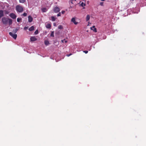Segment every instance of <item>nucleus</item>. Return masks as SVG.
<instances>
[{"instance_id": "obj_1", "label": "nucleus", "mask_w": 146, "mask_h": 146, "mask_svg": "<svg viewBox=\"0 0 146 146\" xmlns=\"http://www.w3.org/2000/svg\"><path fill=\"white\" fill-rule=\"evenodd\" d=\"M2 22L4 25H6L8 23L9 25H10L12 24L13 21L10 19L4 17L2 18Z\"/></svg>"}, {"instance_id": "obj_2", "label": "nucleus", "mask_w": 146, "mask_h": 146, "mask_svg": "<svg viewBox=\"0 0 146 146\" xmlns=\"http://www.w3.org/2000/svg\"><path fill=\"white\" fill-rule=\"evenodd\" d=\"M16 9L17 12L21 13L23 11V8L22 6L18 5L16 7Z\"/></svg>"}, {"instance_id": "obj_3", "label": "nucleus", "mask_w": 146, "mask_h": 146, "mask_svg": "<svg viewBox=\"0 0 146 146\" xmlns=\"http://www.w3.org/2000/svg\"><path fill=\"white\" fill-rule=\"evenodd\" d=\"M53 11L55 13H57L60 11V9L58 7H55L53 9Z\"/></svg>"}, {"instance_id": "obj_4", "label": "nucleus", "mask_w": 146, "mask_h": 146, "mask_svg": "<svg viewBox=\"0 0 146 146\" xmlns=\"http://www.w3.org/2000/svg\"><path fill=\"white\" fill-rule=\"evenodd\" d=\"M9 16L11 18L13 19H16L17 17V16L13 13H10Z\"/></svg>"}, {"instance_id": "obj_5", "label": "nucleus", "mask_w": 146, "mask_h": 146, "mask_svg": "<svg viewBox=\"0 0 146 146\" xmlns=\"http://www.w3.org/2000/svg\"><path fill=\"white\" fill-rule=\"evenodd\" d=\"M9 35L12 36L14 39H16L17 37V35L16 34H13L12 32L9 33Z\"/></svg>"}, {"instance_id": "obj_6", "label": "nucleus", "mask_w": 146, "mask_h": 146, "mask_svg": "<svg viewBox=\"0 0 146 146\" xmlns=\"http://www.w3.org/2000/svg\"><path fill=\"white\" fill-rule=\"evenodd\" d=\"M71 21L75 25H77L78 23V22H77L75 21V19L74 18H72L71 20Z\"/></svg>"}, {"instance_id": "obj_7", "label": "nucleus", "mask_w": 146, "mask_h": 146, "mask_svg": "<svg viewBox=\"0 0 146 146\" xmlns=\"http://www.w3.org/2000/svg\"><path fill=\"white\" fill-rule=\"evenodd\" d=\"M30 40L31 41H34L37 40V38L35 36H32L30 38Z\"/></svg>"}, {"instance_id": "obj_8", "label": "nucleus", "mask_w": 146, "mask_h": 146, "mask_svg": "<svg viewBox=\"0 0 146 146\" xmlns=\"http://www.w3.org/2000/svg\"><path fill=\"white\" fill-rule=\"evenodd\" d=\"M91 29L95 32H97L96 29L95 28V26H93L92 27H91Z\"/></svg>"}, {"instance_id": "obj_9", "label": "nucleus", "mask_w": 146, "mask_h": 146, "mask_svg": "<svg viewBox=\"0 0 146 146\" xmlns=\"http://www.w3.org/2000/svg\"><path fill=\"white\" fill-rule=\"evenodd\" d=\"M28 18L29 22L30 23L32 22L33 20V18L32 17L29 15L28 16Z\"/></svg>"}, {"instance_id": "obj_10", "label": "nucleus", "mask_w": 146, "mask_h": 146, "mask_svg": "<svg viewBox=\"0 0 146 146\" xmlns=\"http://www.w3.org/2000/svg\"><path fill=\"white\" fill-rule=\"evenodd\" d=\"M3 11L2 10H0V19L4 16Z\"/></svg>"}, {"instance_id": "obj_11", "label": "nucleus", "mask_w": 146, "mask_h": 146, "mask_svg": "<svg viewBox=\"0 0 146 146\" xmlns=\"http://www.w3.org/2000/svg\"><path fill=\"white\" fill-rule=\"evenodd\" d=\"M80 3H81L80 4V5L82 7H84L83 8V9H85V7H84L86 5V4L85 3H84L83 2H81V1H80Z\"/></svg>"}, {"instance_id": "obj_12", "label": "nucleus", "mask_w": 146, "mask_h": 146, "mask_svg": "<svg viewBox=\"0 0 146 146\" xmlns=\"http://www.w3.org/2000/svg\"><path fill=\"white\" fill-rule=\"evenodd\" d=\"M34 30V27L33 26H32L29 29V30L30 31H32Z\"/></svg>"}, {"instance_id": "obj_13", "label": "nucleus", "mask_w": 146, "mask_h": 146, "mask_svg": "<svg viewBox=\"0 0 146 146\" xmlns=\"http://www.w3.org/2000/svg\"><path fill=\"white\" fill-rule=\"evenodd\" d=\"M46 27L47 28L50 29L51 27V25L50 24H48L46 25Z\"/></svg>"}, {"instance_id": "obj_14", "label": "nucleus", "mask_w": 146, "mask_h": 146, "mask_svg": "<svg viewBox=\"0 0 146 146\" xmlns=\"http://www.w3.org/2000/svg\"><path fill=\"white\" fill-rule=\"evenodd\" d=\"M51 17V20L53 21H55L56 19L55 17L52 16V17Z\"/></svg>"}, {"instance_id": "obj_15", "label": "nucleus", "mask_w": 146, "mask_h": 146, "mask_svg": "<svg viewBox=\"0 0 146 146\" xmlns=\"http://www.w3.org/2000/svg\"><path fill=\"white\" fill-rule=\"evenodd\" d=\"M42 11L43 12H45L47 11V9L46 8H43L42 9Z\"/></svg>"}, {"instance_id": "obj_16", "label": "nucleus", "mask_w": 146, "mask_h": 146, "mask_svg": "<svg viewBox=\"0 0 146 146\" xmlns=\"http://www.w3.org/2000/svg\"><path fill=\"white\" fill-rule=\"evenodd\" d=\"M90 19V16L89 15H87L86 17V21H88Z\"/></svg>"}, {"instance_id": "obj_17", "label": "nucleus", "mask_w": 146, "mask_h": 146, "mask_svg": "<svg viewBox=\"0 0 146 146\" xmlns=\"http://www.w3.org/2000/svg\"><path fill=\"white\" fill-rule=\"evenodd\" d=\"M44 44L45 45H48L49 44V42L48 40H45L44 41Z\"/></svg>"}, {"instance_id": "obj_18", "label": "nucleus", "mask_w": 146, "mask_h": 146, "mask_svg": "<svg viewBox=\"0 0 146 146\" xmlns=\"http://www.w3.org/2000/svg\"><path fill=\"white\" fill-rule=\"evenodd\" d=\"M26 1V0H19V2L20 3H24Z\"/></svg>"}, {"instance_id": "obj_19", "label": "nucleus", "mask_w": 146, "mask_h": 146, "mask_svg": "<svg viewBox=\"0 0 146 146\" xmlns=\"http://www.w3.org/2000/svg\"><path fill=\"white\" fill-rule=\"evenodd\" d=\"M18 29L17 28L13 30V32L14 33H16L17 31H18Z\"/></svg>"}, {"instance_id": "obj_20", "label": "nucleus", "mask_w": 146, "mask_h": 146, "mask_svg": "<svg viewBox=\"0 0 146 146\" xmlns=\"http://www.w3.org/2000/svg\"><path fill=\"white\" fill-rule=\"evenodd\" d=\"M50 36L51 37H54V31H52L51 33L50 34Z\"/></svg>"}, {"instance_id": "obj_21", "label": "nucleus", "mask_w": 146, "mask_h": 146, "mask_svg": "<svg viewBox=\"0 0 146 146\" xmlns=\"http://www.w3.org/2000/svg\"><path fill=\"white\" fill-rule=\"evenodd\" d=\"M22 19L21 18H18L17 19V21L18 22H19Z\"/></svg>"}, {"instance_id": "obj_22", "label": "nucleus", "mask_w": 146, "mask_h": 146, "mask_svg": "<svg viewBox=\"0 0 146 146\" xmlns=\"http://www.w3.org/2000/svg\"><path fill=\"white\" fill-rule=\"evenodd\" d=\"M58 28L59 29H63V27L61 25H60L58 26Z\"/></svg>"}, {"instance_id": "obj_23", "label": "nucleus", "mask_w": 146, "mask_h": 146, "mask_svg": "<svg viewBox=\"0 0 146 146\" xmlns=\"http://www.w3.org/2000/svg\"><path fill=\"white\" fill-rule=\"evenodd\" d=\"M61 42L62 43H63L64 42L65 43H66L67 41V40H65V39H64V40H62Z\"/></svg>"}, {"instance_id": "obj_24", "label": "nucleus", "mask_w": 146, "mask_h": 146, "mask_svg": "<svg viewBox=\"0 0 146 146\" xmlns=\"http://www.w3.org/2000/svg\"><path fill=\"white\" fill-rule=\"evenodd\" d=\"M4 12L5 14L6 15L8 14L9 13V12L7 11H4Z\"/></svg>"}, {"instance_id": "obj_25", "label": "nucleus", "mask_w": 146, "mask_h": 146, "mask_svg": "<svg viewBox=\"0 0 146 146\" xmlns=\"http://www.w3.org/2000/svg\"><path fill=\"white\" fill-rule=\"evenodd\" d=\"M38 33V31L37 30L35 31L34 33L35 35H37Z\"/></svg>"}, {"instance_id": "obj_26", "label": "nucleus", "mask_w": 146, "mask_h": 146, "mask_svg": "<svg viewBox=\"0 0 146 146\" xmlns=\"http://www.w3.org/2000/svg\"><path fill=\"white\" fill-rule=\"evenodd\" d=\"M28 27H25L24 28V29L25 30H26L28 29Z\"/></svg>"}, {"instance_id": "obj_27", "label": "nucleus", "mask_w": 146, "mask_h": 146, "mask_svg": "<svg viewBox=\"0 0 146 146\" xmlns=\"http://www.w3.org/2000/svg\"><path fill=\"white\" fill-rule=\"evenodd\" d=\"M27 13H23V15L25 17V16H27Z\"/></svg>"}, {"instance_id": "obj_28", "label": "nucleus", "mask_w": 146, "mask_h": 146, "mask_svg": "<svg viewBox=\"0 0 146 146\" xmlns=\"http://www.w3.org/2000/svg\"><path fill=\"white\" fill-rule=\"evenodd\" d=\"M61 16V13L60 12H59L57 14V16L58 17L60 16Z\"/></svg>"}, {"instance_id": "obj_29", "label": "nucleus", "mask_w": 146, "mask_h": 146, "mask_svg": "<svg viewBox=\"0 0 146 146\" xmlns=\"http://www.w3.org/2000/svg\"><path fill=\"white\" fill-rule=\"evenodd\" d=\"M104 3L103 2H101L100 3V5L101 6H103Z\"/></svg>"}, {"instance_id": "obj_30", "label": "nucleus", "mask_w": 146, "mask_h": 146, "mask_svg": "<svg viewBox=\"0 0 146 146\" xmlns=\"http://www.w3.org/2000/svg\"><path fill=\"white\" fill-rule=\"evenodd\" d=\"M83 52H84L86 54H87L88 52V51L87 50L84 51Z\"/></svg>"}, {"instance_id": "obj_31", "label": "nucleus", "mask_w": 146, "mask_h": 146, "mask_svg": "<svg viewBox=\"0 0 146 146\" xmlns=\"http://www.w3.org/2000/svg\"><path fill=\"white\" fill-rule=\"evenodd\" d=\"M70 0V2H71V3L72 4L73 3V1H76V0Z\"/></svg>"}, {"instance_id": "obj_32", "label": "nucleus", "mask_w": 146, "mask_h": 146, "mask_svg": "<svg viewBox=\"0 0 146 146\" xmlns=\"http://www.w3.org/2000/svg\"><path fill=\"white\" fill-rule=\"evenodd\" d=\"M65 12L64 11H62L61 12V13L62 14H64Z\"/></svg>"}, {"instance_id": "obj_33", "label": "nucleus", "mask_w": 146, "mask_h": 146, "mask_svg": "<svg viewBox=\"0 0 146 146\" xmlns=\"http://www.w3.org/2000/svg\"><path fill=\"white\" fill-rule=\"evenodd\" d=\"M72 55V54H67V56H70L71 55Z\"/></svg>"}, {"instance_id": "obj_34", "label": "nucleus", "mask_w": 146, "mask_h": 146, "mask_svg": "<svg viewBox=\"0 0 146 146\" xmlns=\"http://www.w3.org/2000/svg\"><path fill=\"white\" fill-rule=\"evenodd\" d=\"M53 25H54V26H56V24L55 23H54L53 24Z\"/></svg>"}, {"instance_id": "obj_35", "label": "nucleus", "mask_w": 146, "mask_h": 146, "mask_svg": "<svg viewBox=\"0 0 146 146\" xmlns=\"http://www.w3.org/2000/svg\"><path fill=\"white\" fill-rule=\"evenodd\" d=\"M101 1H104L105 0H101Z\"/></svg>"}]
</instances>
